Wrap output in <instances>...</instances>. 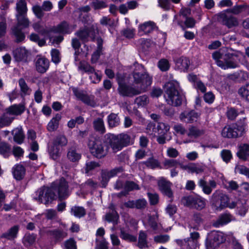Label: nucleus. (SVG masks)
Segmentation results:
<instances>
[{
  "label": "nucleus",
  "mask_w": 249,
  "mask_h": 249,
  "mask_svg": "<svg viewBox=\"0 0 249 249\" xmlns=\"http://www.w3.org/2000/svg\"><path fill=\"white\" fill-rule=\"evenodd\" d=\"M149 98L146 95L140 96L135 100V103L138 106H144L149 103Z\"/></svg>",
  "instance_id": "obj_55"
},
{
  "label": "nucleus",
  "mask_w": 249,
  "mask_h": 249,
  "mask_svg": "<svg viewBox=\"0 0 249 249\" xmlns=\"http://www.w3.org/2000/svg\"><path fill=\"white\" fill-rule=\"evenodd\" d=\"M192 220L195 222V225L193 226H191V228L194 230H197L198 226L203 223V220L202 215L198 213H195L193 215Z\"/></svg>",
  "instance_id": "obj_49"
},
{
  "label": "nucleus",
  "mask_w": 249,
  "mask_h": 249,
  "mask_svg": "<svg viewBox=\"0 0 249 249\" xmlns=\"http://www.w3.org/2000/svg\"><path fill=\"white\" fill-rule=\"evenodd\" d=\"M108 212L105 215V220L109 223H112L114 225L118 223L119 215L116 210L115 205L111 203L108 207Z\"/></svg>",
  "instance_id": "obj_17"
},
{
  "label": "nucleus",
  "mask_w": 249,
  "mask_h": 249,
  "mask_svg": "<svg viewBox=\"0 0 249 249\" xmlns=\"http://www.w3.org/2000/svg\"><path fill=\"white\" fill-rule=\"evenodd\" d=\"M51 31L54 33L70 34L69 25L67 22L64 21L57 25L51 27Z\"/></svg>",
  "instance_id": "obj_24"
},
{
  "label": "nucleus",
  "mask_w": 249,
  "mask_h": 249,
  "mask_svg": "<svg viewBox=\"0 0 249 249\" xmlns=\"http://www.w3.org/2000/svg\"><path fill=\"white\" fill-rule=\"evenodd\" d=\"M210 236L213 240V244L214 247L218 246L226 240L223 233L221 232L213 231L211 233Z\"/></svg>",
  "instance_id": "obj_25"
},
{
  "label": "nucleus",
  "mask_w": 249,
  "mask_h": 249,
  "mask_svg": "<svg viewBox=\"0 0 249 249\" xmlns=\"http://www.w3.org/2000/svg\"><path fill=\"white\" fill-rule=\"evenodd\" d=\"M76 35L84 42L88 41L90 36V31L88 29L80 30L76 33Z\"/></svg>",
  "instance_id": "obj_53"
},
{
  "label": "nucleus",
  "mask_w": 249,
  "mask_h": 249,
  "mask_svg": "<svg viewBox=\"0 0 249 249\" xmlns=\"http://www.w3.org/2000/svg\"><path fill=\"white\" fill-rule=\"evenodd\" d=\"M246 7H247V5L246 4L236 5L232 8L228 9L226 10L228 13H229L231 14H233L234 15H238L242 13L243 11L246 9Z\"/></svg>",
  "instance_id": "obj_51"
},
{
  "label": "nucleus",
  "mask_w": 249,
  "mask_h": 249,
  "mask_svg": "<svg viewBox=\"0 0 249 249\" xmlns=\"http://www.w3.org/2000/svg\"><path fill=\"white\" fill-rule=\"evenodd\" d=\"M236 155L241 160H249V144L241 143L239 145Z\"/></svg>",
  "instance_id": "obj_19"
},
{
  "label": "nucleus",
  "mask_w": 249,
  "mask_h": 249,
  "mask_svg": "<svg viewBox=\"0 0 249 249\" xmlns=\"http://www.w3.org/2000/svg\"><path fill=\"white\" fill-rule=\"evenodd\" d=\"M229 196L220 191H216L212 195V205L217 210H222L225 208H230Z\"/></svg>",
  "instance_id": "obj_11"
},
{
  "label": "nucleus",
  "mask_w": 249,
  "mask_h": 249,
  "mask_svg": "<svg viewBox=\"0 0 249 249\" xmlns=\"http://www.w3.org/2000/svg\"><path fill=\"white\" fill-rule=\"evenodd\" d=\"M100 22L102 25L109 26V27H113L115 24L114 20L108 17H103Z\"/></svg>",
  "instance_id": "obj_63"
},
{
  "label": "nucleus",
  "mask_w": 249,
  "mask_h": 249,
  "mask_svg": "<svg viewBox=\"0 0 249 249\" xmlns=\"http://www.w3.org/2000/svg\"><path fill=\"white\" fill-rule=\"evenodd\" d=\"M32 10L36 17L38 19H41L44 15V10L41 6L38 5H35L32 7Z\"/></svg>",
  "instance_id": "obj_57"
},
{
  "label": "nucleus",
  "mask_w": 249,
  "mask_h": 249,
  "mask_svg": "<svg viewBox=\"0 0 249 249\" xmlns=\"http://www.w3.org/2000/svg\"><path fill=\"white\" fill-rule=\"evenodd\" d=\"M13 56L17 62H27L28 57L30 54L29 51L25 47H19L13 51Z\"/></svg>",
  "instance_id": "obj_18"
},
{
  "label": "nucleus",
  "mask_w": 249,
  "mask_h": 249,
  "mask_svg": "<svg viewBox=\"0 0 249 249\" xmlns=\"http://www.w3.org/2000/svg\"><path fill=\"white\" fill-rule=\"evenodd\" d=\"M147 196L151 205H156L159 202V196L158 194L148 192Z\"/></svg>",
  "instance_id": "obj_60"
},
{
  "label": "nucleus",
  "mask_w": 249,
  "mask_h": 249,
  "mask_svg": "<svg viewBox=\"0 0 249 249\" xmlns=\"http://www.w3.org/2000/svg\"><path fill=\"white\" fill-rule=\"evenodd\" d=\"M137 246L140 249L147 247V234L144 231L139 232Z\"/></svg>",
  "instance_id": "obj_41"
},
{
  "label": "nucleus",
  "mask_w": 249,
  "mask_h": 249,
  "mask_svg": "<svg viewBox=\"0 0 249 249\" xmlns=\"http://www.w3.org/2000/svg\"><path fill=\"white\" fill-rule=\"evenodd\" d=\"M12 134L15 142L18 144H21L23 142L25 136L21 128L18 127L15 128L12 131Z\"/></svg>",
  "instance_id": "obj_33"
},
{
  "label": "nucleus",
  "mask_w": 249,
  "mask_h": 249,
  "mask_svg": "<svg viewBox=\"0 0 249 249\" xmlns=\"http://www.w3.org/2000/svg\"><path fill=\"white\" fill-rule=\"evenodd\" d=\"M18 85L20 89L21 97H24L31 94L32 89L28 87L23 78H20L18 80Z\"/></svg>",
  "instance_id": "obj_31"
},
{
  "label": "nucleus",
  "mask_w": 249,
  "mask_h": 249,
  "mask_svg": "<svg viewBox=\"0 0 249 249\" xmlns=\"http://www.w3.org/2000/svg\"><path fill=\"white\" fill-rule=\"evenodd\" d=\"M142 164L151 169H155L160 166L158 160L153 157L149 158L146 161L142 162Z\"/></svg>",
  "instance_id": "obj_52"
},
{
  "label": "nucleus",
  "mask_w": 249,
  "mask_h": 249,
  "mask_svg": "<svg viewBox=\"0 0 249 249\" xmlns=\"http://www.w3.org/2000/svg\"><path fill=\"white\" fill-rule=\"evenodd\" d=\"M159 190L162 194L169 198L173 197V192L171 189L172 183L163 178H161L158 182Z\"/></svg>",
  "instance_id": "obj_16"
},
{
  "label": "nucleus",
  "mask_w": 249,
  "mask_h": 249,
  "mask_svg": "<svg viewBox=\"0 0 249 249\" xmlns=\"http://www.w3.org/2000/svg\"><path fill=\"white\" fill-rule=\"evenodd\" d=\"M191 173H196L199 174L203 172L204 171V168L202 166L196 165L195 163L190 164L189 170Z\"/></svg>",
  "instance_id": "obj_61"
},
{
  "label": "nucleus",
  "mask_w": 249,
  "mask_h": 249,
  "mask_svg": "<svg viewBox=\"0 0 249 249\" xmlns=\"http://www.w3.org/2000/svg\"><path fill=\"white\" fill-rule=\"evenodd\" d=\"M130 70L133 78V83L135 84L141 85L139 88L142 92L145 91L152 82V78L146 72L144 67L135 62L130 66Z\"/></svg>",
  "instance_id": "obj_4"
},
{
  "label": "nucleus",
  "mask_w": 249,
  "mask_h": 249,
  "mask_svg": "<svg viewBox=\"0 0 249 249\" xmlns=\"http://www.w3.org/2000/svg\"><path fill=\"white\" fill-rule=\"evenodd\" d=\"M36 196L35 199L40 203H44L46 205L51 203L55 196L53 186L51 187L43 186L40 188L36 192Z\"/></svg>",
  "instance_id": "obj_8"
},
{
  "label": "nucleus",
  "mask_w": 249,
  "mask_h": 249,
  "mask_svg": "<svg viewBox=\"0 0 249 249\" xmlns=\"http://www.w3.org/2000/svg\"><path fill=\"white\" fill-rule=\"evenodd\" d=\"M54 191H57L60 199H64L69 196L68 185L66 180L62 178L58 184L52 185Z\"/></svg>",
  "instance_id": "obj_15"
},
{
  "label": "nucleus",
  "mask_w": 249,
  "mask_h": 249,
  "mask_svg": "<svg viewBox=\"0 0 249 249\" xmlns=\"http://www.w3.org/2000/svg\"><path fill=\"white\" fill-rule=\"evenodd\" d=\"M52 61L55 64H58L60 61V52L56 49L51 51Z\"/></svg>",
  "instance_id": "obj_64"
},
{
  "label": "nucleus",
  "mask_w": 249,
  "mask_h": 249,
  "mask_svg": "<svg viewBox=\"0 0 249 249\" xmlns=\"http://www.w3.org/2000/svg\"><path fill=\"white\" fill-rule=\"evenodd\" d=\"M67 157L71 161L77 162L81 159V154L75 149L71 148L68 151Z\"/></svg>",
  "instance_id": "obj_45"
},
{
  "label": "nucleus",
  "mask_w": 249,
  "mask_h": 249,
  "mask_svg": "<svg viewBox=\"0 0 249 249\" xmlns=\"http://www.w3.org/2000/svg\"><path fill=\"white\" fill-rule=\"evenodd\" d=\"M25 110L24 105L19 104L18 105H14L6 110V112L8 113V115L10 116L12 115H19L22 114Z\"/></svg>",
  "instance_id": "obj_23"
},
{
  "label": "nucleus",
  "mask_w": 249,
  "mask_h": 249,
  "mask_svg": "<svg viewBox=\"0 0 249 249\" xmlns=\"http://www.w3.org/2000/svg\"><path fill=\"white\" fill-rule=\"evenodd\" d=\"M71 213L78 218L84 217L86 214L85 209L81 206H74L71 209Z\"/></svg>",
  "instance_id": "obj_38"
},
{
  "label": "nucleus",
  "mask_w": 249,
  "mask_h": 249,
  "mask_svg": "<svg viewBox=\"0 0 249 249\" xmlns=\"http://www.w3.org/2000/svg\"><path fill=\"white\" fill-rule=\"evenodd\" d=\"M61 118L60 114H57L52 119L47 125V130L50 132L56 130L58 127L59 122Z\"/></svg>",
  "instance_id": "obj_34"
},
{
  "label": "nucleus",
  "mask_w": 249,
  "mask_h": 249,
  "mask_svg": "<svg viewBox=\"0 0 249 249\" xmlns=\"http://www.w3.org/2000/svg\"><path fill=\"white\" fill-rule=\"evenodd\" d=\"M49 153L50 157L55 160H57L61 155L60 147L56 144H53L49 148Z\"/></svg>",
  "instance_id": "obj_40"
},
{
  "label": "nucleus",
  "mask_w": 249,
  "mask_h": 249,
  "mask_svg": "<svg viewBox=\"0 0 249 249\" xmlns=\"http://www.w3.org/2000/svg\"><path fill=\"white\" fill-rule=\"evenodd\" d=\"M205 130L203 129H199L195 126H191L189 128L187 134L188 136L196 138L204 135Z\"/></svg>",
  "instance_id": "obj_35"
},
{
  "label": "nucleus",
  "mask_w": 249,
  "mask_h": 249,
  "mask_svg": "<svg viewBox=\"0 0 249 249\" xmlns=\"http://www.w3.org/2000/svg\"><path fill=\"white\" fill-rule=\"evenodd\" d=\"M155 125L153 124H149L146 129L155 128L157 129V133L159 135L157 137V141L159 144H163L165 143L166 140L169 141L171 139V136H167V132L170 129V126L163 123H160L158 124L157 128H155Z\"/></svg>",
  "instance_id": "obj_10"
},
{
  "label": "nucleus",
  "mask_w": 249,
  "mask_h": 249,
  "mask_svg": "<svg viewBox=\"0 0 249 249\" xmlns=\"http://www.w3.org/2000/svg\"><path fill=\"white\" fill-rule=\"evenodd\" d=\"M18 231L19 226L18 225L14 226L6 232L3 233L1 235V237L8 240H13L17 237Z\"/></svg>",
  "instance_id": "obj_26"
},
{
  "label": "nucleus",
  "mask_w": 249,
  "mask_h": 249,
  "mask_svg": "<svg viewBox=\"0 0 249 249\" xmlns=\"http://www.w3.org/2000/svg\"><path fill=\"white\" fill-rule=\"evenodd\" d=\"M49 65V60L44 57H40L36 61V70L40 73L45 72L48 69Z\"/></svg>",
  "instance_id": "obj_22"
},
{
  "label": "nucleus",
  "mask_w": 249,
  "mask_h": 249,
  "mask_svg": "<svg viewBox=\"0 0 249 249\" xmlns=\"http://www.w3.org/2000/svg\"><path fill=\"white\" fill-rule=\"evenodd\" d=\"M118 90L121 95L129 97H132L142 92V90L139 88H135L127 84L118 86Z\"/></svg>",
  "instance_id": "obj_14"
},
{
  "label": "nucleus",
  "mask_w": 249,
  "mask_h": 249,
  "mask_svg": "<svg viewBox=\"0 0 249 249\" xmlns=\"http://www.w3.org/2000/svg\"><path fill=\"white\" fill-rule=\"evenodd\" d=\"M14 119V117L9 116L8 113L6 112L3 113L0 116V128L9 126Z\"/></svg>",
  "instance_id": "obj_36"
},
{
  "label": "nucleus",
  "mask_w": 249,
  "mask_h": 249,
  "mask_svg": "<svg viewBox=\"0 0 249 249\" xmlns=\"http://www.w3.org/2000/svg\"><path fill=\"white\" fill-rule=\"evenodd\" d=\"M238 93L242 99L249 102V83L241 87L238 89Z\"/></svg>",
  "instance_id": "obj_42"
},
{
  "label": "nucleus",
  "mask_w": 249,
  "mask_h": 249,
  "mask_svg": "<svg viewBox=\"0 0 249 249\" xmlns=\"http://www.w3.org/2000/svg\"><path fill=\"white\" fill-rule=\"evenodd\" d=\"M101 185L102 188H106L110 178L107 171H103L101 173Z\"/></svg>",
  "instance_id": "obj_62"
},
{
  "label": "nucleus",
  "mask_w": 249,
  "mask_h": 249,
  "mask_svg": "<svg viewBox=\"0 0 249 249\" xmlns=\"http://www.w3.org/2000/svg\"><path fill=\"white\" fill-rule=\"evenodd\" d=\"M78 69L80 70L84 71L88 74L93 73L95 71L94 68L88 63L86 62H80Z\"/></svg>",
  "instance_id": "obj_47"
},
{
  "label": "nucleus",
  "mask_w": 249,
  "mask_h": 249,
  "mask_svg": "<svg viewBox=\"0 0 249 249\" xmlns=\"http://www.w3.org/2000/svg\"><path fill=\"white\" fill-rule=\"evenodd\" d=\"M217 19L218 22L226 26L229 29L235 27L239 24L237 18L232 15L228 13L226 10L218 13L217 15Z\"/></svg>",
  "instance_id": "obj_12"
},
{
  "label": "nucleus",
  "mask_w": 249,
  "mask_h": 249,
  "mask_svg": "<svg viewBox=\"0 0 249 249\" xmlns=\"http://www.w3.org/2000/svg\"><path fill=\"white\" fill-rule=\"evenodd\" d=\"M16 9L17 23L11 28V34L16 38V42L18 43L24 40L25 35L22 29L28 28L30 23L27 15L28 9L26 0H18Z\"/></svg>",
  "instance_id": "obj_1"
},
{
  "label": "nucleus",
  "mask_w": 249,
  "mask_h": 249,
  "mask_svg": "<svg viewBox=\"0 0 249 249\" xmlns=\"http://www.w3.org/2000/svg\"><path fill=\"white\" fill-rule=\"evenodd\" d=\"M36 235L34 233H26L22 239V243L26 247H30L35 242Z\"/></svg>",
  "instance_id": "obj_43"
},
{
  "label": "nucleus",
  "mask_w": 249,
  "mask_h": 249,
  "mask_svg": "<svg viewBox=\"0 0 249 249\" xmlns=\"http://www.w3.org/2000/svg\"><path fill=\"white\" fill-rule=\"evenodd\" d=\"M181 202L185 206L199 211L204 209L206 205V199L199 196H184Z\"/></svg>",
  "instance_id": "obj_9"
},
{
  "label": "nucleus",
  "mask_w": 249,
  "mask_h": 249,
  "mask_svg": "<svg viewBox=\"0 0 249 249\" xmlns=\"http://www.w3.org/2000/svg\"><path fill=\"white\" fill-rule=\"evenodd\" d=\"M212 57L217 66L224 70L234 69L239 66L236 60L237 55L230 53L227 48L223 47L214 52L212 54Z\"/></svg>",
  "instance_id": "obj_3"
},
{
  "label": "nucleus",
  "mask_w": 249,
  "mask_h": 249,
  "mask_svg": "<svg viewBox=\"0 0 249 249\" xmlns=\"http://www.w3.org/2000/svg\"><path fill=\"white\" fill-rule=\"evenodd\" d=\"M130 136L125 133L118 135L108 133L104 136V142L112 148L113 152L116 153L122 150L124 147L131 144Z\"/></svg>",
  "instance_id": "obj_5"
},
{
  "label": "nucleus",
  "mask_w": 249,
  "mask_h": 249,
  "mask_svg": "<svg viewBox=\"0 0 249 249\" xmlns=\"http://www.w3.org/2000/svg\"><path fill=\"white\" fill-rule=\"evenodd\" d=\"M179 161L174 159L165 160L163 162V165L166 169L170 168H176L178 166Z\"/></svg>",
  "instance_id": "obj_58"
},
{
  "label": "nucleus",
  "mask_w": 249,
  "mask_h": 249,
  "mask_svg": "<svg viewBox=\"0 0 249 249\" xmlns=\"http://www.w3.org/2000/svg\"><path fill=\"white\" fill-rule=\"evenodd\" d=\"M245 120V118H243L236 124L225 126L222 130V136L227 138H236L242 136L246 126Z\"/></svg>",
  "instance_id": "obj_6"
},
{
  "label": "nucleus",
  "mask_w": 249,
  "mask_h": 249,
  "mask_svg": "<svg viewBox=\"0 0 249 249\" xmlns=\"http://www.w3.org/2000/svg\"><path fill=\"white\" fill-rule=\"evenodd\" d=\"M107 122L109 126L113 128L119 125L120 120L117 114L111 113L107 116Z\"/></svg>",
  "instance_id": "obj_39"
},
{
  "label": "nucleus",
  "mask_w": 249,
  "mask_h": 249,
  "mask_svg": "<svg viewBox=\"0 0 249 249\" xmlns=\"http://www.w3.org/2000/svg\"><path fill=\"white\" fill-rule=\"evenodd\" d=\"M198 185L202 189L205 194L210 195L212 193V189L207 184V182L204 178L199 180Z\"/></svg>",
  "instance_id": "obj_54"
},
{
  "label": "nucleus",
  "mask_w": 249,
  "mask_h": 249,
  "mask_svg": "<svg viewBox=\"0 0 249 249\" xmlns=\"http://www.w3.org/2000/svg\"><path fill=\"white\" fill-rule=\"evenodd\" d=\"M158 66L160 70L162 71H168L170 67L168 60L166 59H161L158 62Z\"/></svg>",
  "instance_id": "obj_56"
},
{
  "label": "nucleus",
  "mask_w": 249,
  "mask_h": 249,
  "mask_svg": "<svg viewBox=\"0 0 249 249\" xmlns=\"http://www.w3.org/2000/svg\"><path fill=\"white\" fill-rule=\"evenodd\" d=\"M104 141L103 142L99 138L89 140L88 145L93 156L101 159L107 154L108 146L104 145Z\"/></svg>",
  "instance_id": "obj_7"
},
{
  "label": "nucleus",
  "mask_w": 249,
  "mask_h": 249,
  "mask_svg": "<svg viewBox=\"0 0 249 249\" xmlns=\"http://www.w3.org/2000/svg\"><path fill=\"white\" fill-rule=\"evenodd\" d=\"M157 28L155 23L152 21H148L139 26V31L143 32L145 34H149Z\"/></svg>",
  "instance_id": "obj_27"
},
{
  "label": "nucleus",
  "mask_w": 249,
  "mask_h": 249,
  "mask_svg": "<svg viewBox=\"0 0 249 249\" xmlns=\"http://www.w3.org/2000/svg\"><path fill=\"white\" fill-rule=\"evenodd\" d=\"M120 237L126 241L130 242H134L137 241V236L131 235L126 231L123 228L120 229Z\"/></svg>",
  "instance_id": "obj_46"
},
{
  "label": "nucleus",
  "mask_w": 249,
  "mask_h": 249,
  "mask_svg": "<svg viewBox=\"0 0 249 249\" xmlns=\"http://www.w3.org/2000/svg\"><path fill=\"white\" fill-rule=\"evenodd\" d=\"M199 114L194 110L185 111L180 114V119L186 123H193L196 122Z\"/></svg>",
  "instance_id": "obj_21"
},
{
  "label": "nucleus",
  "mask_w": 249,
  "mask_h": 249,
  "mask_svg": "<svg viewBox=\"0 0 249 249\" xmlns=\"http://www.w3.org/2000/svg\"><path fill=\"white\" fill-rule=\"evenodd\" d=\"M231 220V215L229 213H224L219 216L218 218L213 223L215 227H219L221 226L227 224Z\"/></svg>",
  "instance_id": "obj_30"
},
{
  "label": "nucleus",
  "mask_w": 249,
  "mask_h": 249,
  "mask_svg": "<svg viewBox=\"0 0 249 249\" xmlns=\"http://www.w3.org/2000/svg\"><path fill=\"white\" fill-rule=\"evenodd\" d=\"M176 64L179 70L185 71L189 67L190 60L187 57L181 56L177 59Z\"/></svg>",
  "instance_id": "obj_32"
},
{
  "label": "nucleus",
  "mask_w": 249,
  "mask_h": 249,
  "mask_svg": "<svg viewBox=\"0 0 249 249\" xmlns=\"http://www.w3.org/2000/svg\"><path fill=\"white\" fill-rule=\"evenodd\" d=\"M64 249H77L76 242L72 238L65 241L64 243Z\"/></svg>",
  "instance_id": "obj_59"
},
{
  "label": "nucleus",
  "mask_w": 249,
  "mask_h": 249,
  "mask_svg": "<svg viewBox=\"0 0 249 249\" xmlns=\"http://www.w3.org/2000/svg\"><path fill=\"white\" fill-rule=\"evenodd\" d=\"M49 233L55 242H61L67 236V233L61 230H51L49 231Z\"/></svg>",
  "instance_id": "obj_29"
},
{
  "label": "nucleus",
  "mask_w": 249,
  "mask_h": 249,
  "mask_svg": "<svg viewBox=\"0 0 249 249\" xmlns=\"http://www.w3.org/2000/svg\"><path fill=\"white\" fill-rule=\"evenodd\" d=\"M164 89L166 101L169 105L174 107L181 106L185 96L178 81L171 80L166 82Z\"/></svg>",
  "instance_id": "obj_2"
},
{
  "label": "nucleus",
  "mask_w": 249,
  "mask_h": 249,
  "mask_svg": "<svg viewBox=\"0 0 249 249\" xmlns=\"http://www.w3.org/2000/svg\"><path fill=\"white\" fill-rule=\"evenodd\" d=\"M236 207L237 209V213L242 216L246 214L248 209L245 200H238L236 202L233 201L230 203V209Z\"/></svg>",
  "instance_id": "obj_20"
},
{
  "label": "nucleus",
  "mask_w": 249,
  "mask_h": 249,
  "mask_svg": "<svg viewBox=\"0 0 249 249\" xmlns=\"http://www.w3.org/2000/svg\"><path fill=\"white\" fill-rule=\"evenodd\" d=\"M72 90L74 95L78 100L87 105L94 107L96 104L94 101V96L88 95L86 91L80 90L77 88H73Z\"/></svg>",
  "instance_id": "obj_13"
},
{
  "label": "nucleus",
  "mask_w": 249,
  "mask_h": 249,
  "mask_svg": "<svg viewBox=\"0 0 249 249\" xmlns=\"http://www.w3.org/2000/svg\"><path fill=\"white\" fill-rule=\"evenodd\" d=\"M13 174L15 179L18 180L22 179L25 174V169L24 167L20 164L16 165L13 168Z\"/></svg>",
  "instance_id": "obj_28"
},
{
  "label": "nucleus",
  "mask_w": 249,
  "mask_h": 249,
  "mask_svg": "<svg viewBox=\"0 0 249 249\" xmlns=\"http://www.w3.org/2000/svg\"><path fill=\"white\" fill-rule=\"evenodd\" d=\"M97 49L92 54L91 57V61L92 63L94 62V59H95L94 62H95L99 57L102 49H103V41L101 37H98L97 39Z\"/></svg>",
  "instance_id": "obj_44"
},
{
  "label": "nucleus",
  "mask_w": 249,
  "mask_h": 249,
  "mask_svg": "<svg viewBox=\"0 0 249 249\" xmlns=\"http://www.w3.org/2000/svg\"><path fill=\"white\" fill-rule=\"evenodd\" d=\"M93 126L96 131L101 134H104L106 132V128L103 119L98 118L93 122Z\"/></svg>",
  "instance_id": "obj_37"
},
{
  "label": "nucleus",
  "mask_w": 249,
  "mask_h": 249,
  "mask_svg": "<svg viewBox=\"0 0 249 249\" xmlns=\"http://www.w3.org/2000/svg\"><path fill=\"white\" fill-rule=\"evenodd\" d=\"M90 5L95 10L104 9L107 7V1L102 0H93L90 3Z\"/></svg>",
  "instance_id": "obj_50"
},
{
  "label": "nucleus",
  "mask_w": 249,
  "mask_h": 249,
  "mask_svg": "<svg viewBox=\"0 0 249 249\" xmlns=\"http://www.w3.org/2000/svg\"><path fill=\"white\" fill-rule=\"evenodd\" d=\"M11 146L5 142H0V154L4 157H8L11 152Z\"/></svg>",
  "instance_id": "obj_48"
}]
</instances>
